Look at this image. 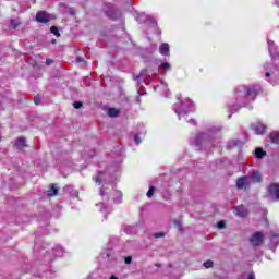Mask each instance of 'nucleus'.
I'll return each mask as SVG.
<instances>
[{
	"label": "nucleus",
	"instance_id": "1",
	"mask_svg": "<svg viewBox=\"0 0 279 279\" xmlns=\"http://www.w3.org/2000/svg\"><path fill=\"white\" fill-rule=\"evenodd\" d=\"M268 198L272 202H278L279 199V183H271L268 189Z\"/></svg>",
	"mask_w": 279,
	"mask_h": 279
},
{
	"label": "nucleus",
	"instance_id": "2",
	"mask_svg": "<svg viewBox=\"0 0 279 279\" xmlns=\"http://www.w3.org/2000/svg\"><path fill=\"white\" fill-rule=\"evenodd\" d=\"M251 185L252 183L250 181V177H241L236 181L238 189L242 191H247V189H250Z\"/></svg>",
	"mask_w": 279,
	"mask_h": 279
},
{
	"label": "nucleus",
	"instance_id": "3",
	"mask_svg": "<svg viewBox=\"0 0 279 279\" xmlns=\"http://www.w3.org/2000/svg\"><path fill=\"white\" fill-rule=\"evenodd\" d=\"M263 241H264V235L262 232H256L251 236L252 245L258 246L263 243Z\"/></svg>",
	"mask_w": 279,
	"mask_h": 279
},
{
	"label": "nucleus",
	"instance_id": "4",
	"mask_svg": "<svg viewBox=\"0 0 279 279\" xmlns=\"http://www.w3.org/2000/svg\"><path fill=\"white\" fill-rule=\"evenodd\" d=\"M248 180L251 184H260L263 182V175H260V172H253L248 175Z\"/></svg>",
	"mask_w": 279,
	"mask_h": 279
},
{
	"label": "nucleus",
	"instance_id": "5",
	"mask_svg": "<svg viewBox=\"0 0 279 279\" xmlns=\"http://www.w3.org/2000/svg\"><path fill=\"white\" fill-rule=\"evenodd\" d=\"M36 21L38 23H49L50 19H49V15L47 14V12L39 11L36 14Z\"/></svg>",
	"mask_w": 279,
	"mask_h": 279
},
{
	"label": "nucleus",
	"instance_id": "6",
	"mask_svg": "<svg viewBox=\"0 0 279 279\" xmlns=\"http://www.w3.org/2000/svg\"><path fill=\"white\" fill-rule=\"evenodd\" d=\"M253 130L255 134H265V132H267V126H265L263 123H256L253 124Z\"/></svg>",
	"mask_w": 279,
	"mask_h": 279
},
{
	"label": "nucleus",
	"instance_id": "7",
	"mask_svg": "<svg viewBox=\"0 0 279 279\" xmlns=\"http://www.w3.org/2000/svg\"><path fill=\"white\" fill-rule=\"evenodd\" d=\"M233 214L236 215V217H245L247 215V210L244 206H238L233 208Z\"/></svg>",
	"mask_w": 279,
	"mask_h": 279
},
{
	"label": "nucleus",
	"instance_id": "8",
	"mask_svg": "<svg viewBox=\"0 0 279 279\" xmlns=\"http://www.w3.org/2000/svg\"><path fill=\"white\" fill-rule=\"evenodd\" d=\"M46 195L48 197H56V195H58V186L56 185H50L47 190H46Z\"/></svg>",
	"mask_w": 279,
	"mask_h": 279
},
{
	"label": "nucleus",
	"instance_id": "9",
	"mask_svg": "<svg viewBox=\"0 0 279 279\" xmlns=\"http://www.w3.org/2000/svg\"><path fill=\"white\" fill-rule=\"evenodd\" d=\"M14 145L17 149H23L24 147H27V144H25V138L23 137H17Z\"/></svg>",
	"mask_w": 279,
	"mask_h": 279
},
{
	"label": "nucleus",
	"instance_id": "10",
	"mask_svg": "<svg viewBox=\"0 0 279 279\" xmlns=\"http://www.w3.org/2000/svg\"><path fill=\"white\" fill-rule=\"evenodd\" d=\"M159 53H161V56H169V44H161L159 47Z\"/></svg>",
	"mask_w": 279,
	"mask_h": 279
},
{
	"label": "nucleus",
	"instance_id": "11",
	"mask_svg": "<svg viewBox=\"0 0 279 279\" xmlns=\"http://www.w3.org/2000/svg\"><path fill=\"white\" fill-rule=\"evenodd\" d=\"M268 49L270 56H278V51H276V45L274 44V41L268 40Z\"/></svg>",
	"mask_w": 279,
	"mask_h": 279
},
{
	"label": "nucleus",
	"instance_id": "12",
	"mask_svg": "<svg viewBox=\"0 0 279 279\" xmlns=\"http://www.w3.org/2000/svg\"><path fill=\"white\" fill-rule=\"evenodd\" d=\"M120 110L117 108H109L107 111L108 117L114 118V117H119L120 114Z\"/></svg>",
	"mask_w": 279,
	"mask_h": 279
},
{
	"label": "nucleus",
	"instance_id": "13",
	"mask_svg": "<svg viewBox=\"0 0 279 279\" xmlns=\"http://www.w3.org/2000/svg\"><path fill=\"white\" fill-rule=\"evenodd\" d=\"M256 95H257V88L256 87H252V88L247 89V96L251 99H254V97H256Z\"/></svg>",
	"mask_w": 279,
	"mask_h": 279
},
{
	"label": "nucleus",
	"instance_id": "14",
	"mask_svg": "<svg viewBox=\"0 0 279 279\" xmlns=\"http://www.w3.org/2000/svg\"><path fill=\"white\" fill-rule=\"evenodd\" d=\"M266 155H267V153H265V150H263V148L255 149L256 158H265Z\"/></svg>",
	"mask_w": 279,
	"mask_h": 279
},
{
	"label": "nucleus",
	"instance_id": "15",
	"mask_svg": "<svg viewBox=\"0 0 279 279\" xmlns=\"http://www.w3.org/2000/svg\"><path fill=\"white\" fill-rule=\"evenodd\" d=\"M104 178H106V174L104 172H100L97 174V177H95V182L97 184H101V182L104 181Z\"/></svg>",
	"mask_w": 279,
	"mask_h": 279
},
{
	"label": "nucleus",
	"instance_id": "16",
	"mask_svg": "<svg viewBox=\"0 0 279 279\" xmlns=\"http://www.w3.org/2000/svg\"><path fill=\"white\" fill-rule=\"evenodd\" d=\"M270 138H271L272 143L279 144V133L278 132L271 133Z\"/></svg>",
	"mask_w": 279,
	"mask_h": 279
},
{
	"label": "nucleus",
	"instance_id": "17",
	"mask_svg": "<svg viewBox=\"0 0 279 279\" xmlns=\"http://www.w3.org/2000/svg\"><path fill=\"white\" fill-rule=\"evenodd\" d=\"M207 136L202 134L197 136L196 145H202V141H206Z\"/></svg>",
	"mask_w": 279,
	"mask_h": 279
},
{
	"label": "nucleus",
	"instance_id": "18",
	"mask_svg": "<svg viewBox=\"0 0 279 279\" xmlns=\"http://www.w3.org/2000/svg\"><path fill=\"white\" fill-rule=\"evenodd\" d=\"M50 32H51V34H54V36H57V38H60V32L58 31V27L52 26L50 28Z\"/></svg>",
	"mask_w": 279,
	"mask_h": 279
},
{
	"label": "nucleus",
	"instance_id": "19",
	"mask_svg": "<svg viewBox=\"0 0 279 279\" xmlns=\"http://www.w3.org/2000/svg\"><path fill=\"white\" fill-rule=\"evenodd\" d=\"M203 265H204L205 269H210V267H213L214 263H213V260L209 259V260L205 262Z\"/></svg>",
	"mask_w": 279,
	"mask_h": 279
},
{
	"label": "nucleus",
	"instance_id": "20",
	"mask_svg": "<svg viewBox=\"0 0 279 279\" xmlns=\"http://www.w3.org/2000/svg\"><path fill=\"white\" fill-rule=\"evenodd\" d=\"M175 112L179 117H181L182 112H186V105H183L181 110L175 109Z\"/></svg>",
	"mask_w": 279,
	"mask_h": 279
},
{
	"label": "nucleus",
	"instance_id": "21",
	"mask_svg": "<svg viewBox=\"0 0 279 279\" xmlns=\"http://www.w3.org/2000/svg\"><path fill=\"white\" fill-rule=\"evenodd\" d=\"M156 191V187H150L149 191L147 192V197H154V193Z\"/></svg>",
	"mask_w": 279,
	"mask_h": 279
},
{
	"label": "nucleus",
	"instance_id": "22",
	"mask_svg": "<svg viewBox=\"0 0 279 279\" xmlns=\"http://www.w3.org/2000/svg\"><path fill=\"white\" fill-rule=\"evenodd\" d=\"M217 228H218L219 230H223V228H226V222H225V221H219V222L217 223Z\"/></svg>",
	"mask_w": 279,
	"mask_h": 279
},
{
	"label": "nucleus",
	"instance_id": "23",
	"mask_svg": "<svg viewBox=\"0 0 279 279\" xmlns=\"http://www.w3.org/2000/svg\"><path fill=\"white\" fill-rule=\"evenodd\" d=\"M19 21H15V20H12L11 21V25H12V27L14 28V29H16L17 27H19Z\"/></svg>",
	"mask_w": 279,
	"mask_h": 279
},
{
	"label": "nucleus",
	"instance_id": "24",
	"mask_svg": "<svg viewBox=\"0 0 279 279\" xmlns=\"http://www.w3.org/2000/svg\"><path fill=\"white\" fill-rule=\"evenodd\" d=\"M73 107H74L76 110H80V108H82V102L76 101V102L73 104Z\"/></svg>",
	"mask_w": 279,
	"mask_h": 279
},
{
	"label": "nucleus",
	"instance_id": "25",
	"mask_svg": "<svg viewBox=\"0 0 279 279\" xmlns=\"http://www.w3.org/2000/svg\"><path fill=\"white\" fill-rule=\"evenodd\" d=\"M154 236H155V239H160V238L165 236V233L158 232V233H155Z\"/></svg>",
	"mask_w": 279,
	"mask_h": 279
},
{
	"label": "nucleus",
	"instance_id": "26",
	"mask_svg": "<svg viewBox=\"0 0 279 279\" xmlns=\"http://www.w3.org/2000/svg\"><path fill=\"white\" fill-rule=\"evenodd\" d=\"M160 66L161 69H171V64L169 63H162Z\"/></svg>",
	"mask_w": 279,
	"mask_h": 279
},
{
	"label": "nucleus",
	"instance_id": "27",
	"mask_svg": "<svg viewBox=\"0 0 279 279\" xmlns=\"http://www.w3.org/2000/svg\"><path fill=\"white\" fill-rule=\"evenodd\" d=\"M134 141L136 145H141V138L138 137V135L135 136Z\"/></svg>",
	"mask_w": 279,
	"mask_h": 279
},
{
	"label": "nucleus",
	"instance_id": "28",
	"mask_svg": "<svg viewBox=\"0 0 279 279\" xmlns=\"http://www.w3.org/2000/svg\"><path fill=\"white\" fill-rule=\"evenodd\" d=\"M130 263H132V257L129 256V257L125 258V264L130 265Z\"/></svg>",
	"mask_w": 279,
	"mask_h": 279
},
{
	"label": "nucleus",
	"instance_id": "29",
	"mask_svg": "<svg viewBox=\"0 0 279 279\" xmlns=\"http://www.w3.org/2000/svg\"><path fill=\"white\" fill-rule=\"evenodd\" d=\"M186 104H187V106H189L190 108L193 107V102H191V100H186Z\"/></svg>",
	"mask_w": 279,
	"mask_h": 279
},
{
	"label": "nucleus",
	"instance_id": "30",
	"mask_svg": "<svg viewBox=\"0 0 279 279\" xmlns=\"http://www.w3.org/2000/svg\"><path fill=\"white\" fill-rule=\"evenodd\" d=\"M51 62H53L51 59L46 60V64H48V66H49V64H51Z\"/></svg>",
	"mask_w": 279,
	"mask_h": 279
},
{
	"label": "nucleus",
	"instance_id": "31",
	"mask_svg": "<svg viewBox=\"0 0 279 279\" xmlns=\"http://www.w3.org/2000/svg\"><path fill=\"white\" fill-rule=\"evenodd\" d=\"M76 61H77V62H84V59L77 58Z\"/></svg>",
	"mask_w": 279,
	"mask_h": 279
},
{
	"label": "nucleus",
	"instance_id": "32",
	"mask_svg": "<svg viewBox=\"0 0 279 279\" xmlns=\"http://www.w3.org/2000/svg\"><path fill=\"white\" fill-rule=\"evenodd\" d=\"M270 75H271V73H269V72H266V73H265V76H266V77H269Z\"/></svg>",
	"mask_w": 279,
	"mask_h": 279
},
{
	"label": "nucleus",
	"instance_id": "33",
	"mask_svg": "<svg viewBox=\"0 0 279 279\" xmlns=\"http://www.w3.org/2000/svg\"><path fill=\"white\" fill-rule=\"evenodd\" d=\"M110 279H119V277L112 275V276L110 277Z\"/></svg>",
	"mask_w": 279,
	"mask_h": 279
},
{
	"label": "nucleus",
	"instance_id": "34",
	"mask_svg": "<svg viewBox=\"0 0 279 279\" xmlns=\"http://www.w3.org/2000/svg\"><path fill=\"white\" fill-rule=\"evenodd\" d=\"M248 279H254V275L251 274V275L248 276Z\"/></svg>",
	"mask_w": 279,
	"mask_h": 279
},
{
	"label": "nucleus",
	"instance_id": "35",
	"mask_svg": "<svg viewBox=\"0 0 279 279\" xmlns=\"http://www.w3.org/2000/svg\"><path fill=\"white\" fill-rule=\"evenodd\" d=\"M52 43L54 44V43H56V39H53Z\"/></svg>",
	"mask_w": 279,
	"mask_h": 279
}]
</instances>
